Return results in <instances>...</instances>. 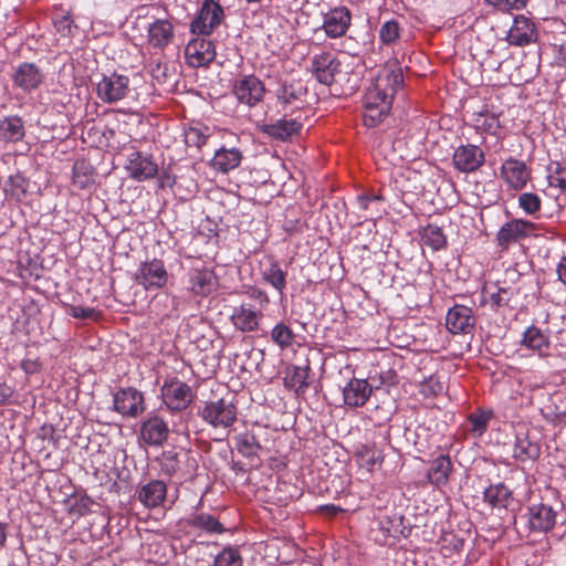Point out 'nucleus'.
Segmentation results:
<instances>
[{"label": "nucleus", "instance_id": "nucleus-45", "mask_svg": "<svg viewBox=\"0 0 566 566\" xmlns=\"http://www.w3.org/2000/svg\"><path fill=\"white\" fill-rule=\"evenodd\" d=\"M388 523L389 518L386 516L385 521L375 520L368 533L369 538L379 545H386L389 539V528L386 526Z\"/></svg>", "mask_w": 566, "mask_h": 566}, {"label": "nucleus", "instance_id": "nucleus-8", "mask_svg": "<svg viewBox=\"0 0 566 566\" xmlns=\"http://www.w3.org/2000/svg\"><path fill=\"white\" fill-rule=\"evenodd\" d=\"M536 231V226L524 219H512L505 222L496 233L497 245L507 250L511 245L531 237Z\"/></svg>", "mask_w": 566, "mask_h": 566}, {"label": "nucleus", "instance_id": "nucleus-62", "mask_svg": "<svg viewBox=\"0 0 566 566\" xmlns=\"http://www.w3.org/2000/svg\"><path fill=\"white\" fill-rule=\"evenodd\" d=\"M7 525L4 523L0 522V547H2L7 539V532H6Z\"/></svg>", "mask_w": 566, "mask_h": 566}, {"label": "nucleus", "instance_id": "nucleus-40", "mask_svg": "<svg viewBox=\"0 0 566 566\" xmlns=\"http://www.w3.org/2000/svg\"><path fill=\"white\" fill-rule=\"evenodd\" d=\"M94 182L93 168L85 160H77L73 166V184L84 189Z\"/></svg>", "mask_w": 566, "mask_h": 566}, {"label": "nucleus", "instance_id": "nucleus-36", "mask_svg": "<svg viewBox=\"0 0 566 566\" xmlns=\"http://www.w3.org/2000/svg\"><path fill=\"white\" fill-rule=\"evenodd\" d=\"M286 273L281 269L276 261H271L266 268L262 271L263 280L272 285L281 294L286 286L285 280Z\"/></svg>", "mask_w": 566, "mask_h": 566}, {"label": "nucleus", "instance_id": "nucleus-37", "mask_svg": "<svg viewBox=\"0 0 566 566\" xmlns=\"http://www.w3.org/2000/svg\"><path fill=\"white\" fill-rule=\"evenodd\" d=\"M421 240L424 245L433 251L443 249L447 244V238L440 227L428 224L421 231Z\"/></svg>", "mask_w": 566, "mask_h": 566}, {"label": "nucleus", "instance_id": "nucleus-3", "mask_svg": "<svg viewBox=\"0 0 566 566\" xmlns=\"http://www.w3.org/2000/svg\"><path fill=\"white\" fill-rule=\"evenodd\" d=\"M387 94L380 83L368 88L365 95L364 124L367 127H376L389 113V103L386 102Z\"/></svg>", "mask_w": 566, "mask_h": 566}, {"label": "nucleus", "instance_id": "nucleus-42", "mask_svg": "<svg viewBox=\"0 0 566 566\" xmlns=\"http://www.w3.org/2000/svg\"><path fill=\"white\" fill-rule=\"evenodd\" d=\"M492 416L493 412L491 410L476 409L468 417V421L470 423V431L474 436L481 437L486 431L488 424Z\"/></svg>", "mask_w": 566, "mask_h": 566}, {"label": "nucleus", "instance_id": "nucleus-38", "mask_svg": "<svg viewBox=\"0 0 566 566\" xmlns=\"http://www.w3.org/2000/svg\"><path fill=\"white\" fill-rule=\"evenodd\" d=\"M271 340L280 348L286 349L294 343L295 334L284 322H280L270 332Z\"/></svg>", "mask_w": 566, "mask_h": 566}, {"label": "nucleus", "instance_id": "nucleus-21", "mask_svg": "<svg viewBox=\"0 0 566 566\" xmlns=\"http://www.w3.org/2000/svg\"><path fill=\"white\" fill-rule=\"evenodd\" d=\"M527 515L528 525L535 532H547L556 524V511L544 503L531 505Z\"/></svg>", "mask_w": 566, "mask_h": 566}, {"label": "nucleus", "instance_id": "nucleus-50", "mask_svg": "<svg viewBox=\"0 0 566 566\" xmlns=\"http://www.w3.org/2000/svg\"><path fill=\"white\" fill-rule=\"evenodd\" d=\"M69 314L74 318L94 319L99 317V313L93 307L71 306Z\"/></svg>", "mask_w": 566, "mask_h": 566}, {"label": "nucleus", "instance_id": "nucleus-18", "mask_svg": "<svg viewBox=\"0 0 566 566\" xmlns=\"http://www.w3.org/2000/svg\"><path fill=\"white\" fill-rule=\"evenodd\" d=\"M169 436L167 422L157 415L149 416L140 426V437L148 446H163Z\"/></svg>", "mask_w": 566, "mask_h": 566}, {"label": "nucleus", "instance_id": "nucleus-10", "mask_svg": "<svg viewBox=\"0 0 566 566\" xmlns=\"http://www.w3.org/2000/svg\"><path fill=\"white\" fill-rule=\"evenodd\" d=\"M500 175L509 189L522 190L531 179V168L523 160L509 157L502 163Z\"/></svg>", "mask_w": 566, "mask_h": 566}, {"label": "nucleus", "instance_id": "nucleus-28", "mask_svg": "<svg viewBox=\"0 0 566 566\" xmlns=\"http://www.w3.org/2000/svg\"><path fill=\"white\" fill-rule=\"evenodd\" d=\"M521 344L539 356L547 355L551 348L548 334L534 325L525 329Z\"/></svg>", "mask_w": 566, "mask_h": 566}, {"label": "nucleus", "instance_id": "nucleus-52", "mask_svg": "<svg viewBox=\"0 0 566 566\" xmlns=\"http://www.w3.org/2000/svg\"><path fill=\"white\" fill-rule=\"evenodd\" d=\"M511 300V293L509 290L499 289L496 292L491 293L490 302L493 307H501L507 305Z\"/></svg>", "mask_w": 566, "mask_h": 566}, {"label": "nucleus", "instance_id": "nucleus-44", "mask_svg": "<svg viewBox=\"0 0 566 566\" xmlns=\"http://www.w3.org/2000/svg\"><path fill=\"white\" fill-rule=\"evenodd\" d=\"M91 497L87 495H73L69 499V513L73 516L81 517L91 512Z\"/></svg>", "mask_w": 566, "mask_h": 566}, {"label": "nucleus", "instance_id": "nucleus-27", "mask_svg": "<svg viewBox=\"0 0 566 566\" xmlns=\"http://www.w3.org/2000/svg\"><path fill=\"white\" fill-rule=\"evenodd\" d=\"M302 122L300 117L295 118H281L274 123L264 126V133L274 139L287 140L294 135L300 134L302 129Z\"/></svg>", "mask_w": 566, "mask_h": 566}, {"label": "nucleus", "instance_id": "nucleus-11", "mask_svg": "<svg viewBox=\"0 0 566 566\" xmlns=\"http://www.w3.org/2000/svg\"><path fill=\"white\" fill-rule=\"evenodd\" d=\"M264 84L254 75H244L235 80L233 94L238 101L248 106H254L263 99Z\"/></svg>", "mask_w": 566, "mask_h": 566}, {"label": "nucleus", "instance_id": "nucleus-4", "mask_svg": "<svg viewBox=\"0 0 566 566\" xmlns=\"http://www.w3.org/2000/svg\"><path fill=\"white\" fill-rule=\"evenodd\" d=\"M135 282L146 291L161 289L168 281V272L159 259L142 262L135 273Z\"/></svg>", "mask_w": 566, "mask_h": 566}, {"label": "nucleus", "instance_id": "nucleus-55", "mask_svg": "<svg viewBox=\"0 0 566 566\" xmlns=\"http://www.w3.org/2000/svg\"><path fill=\"white\" fill-rule=\"evenodd\" d=\"M528 0H504L502 10H521L523 9Z\"/></svg>", "mask_w": 566, "mask_h": 566}, {"label": "nucleus", "instance_id": "nucleus-12", "mask_svg": "<svg viewBox=\"0 0 566 566\" xmlns=\"http://www.w3.org/2000/svg\"><path fill=\"white\" fill-rule=\"evenodd\" d=\"M113 402L114 409L125 417L136 418L145 410L143 394L133 387L119 389Z\"/></svg>", "mask_w": 566, "mask_h": 566}, {"label": "nucleus", "instance_id": "nucleus-64", "mask_svg": "<svg viewBox=\"0 0 566 566\" xmlns=\"http://www.w3.org/2000/svg\"><path fill=\"white\" fill-rule=\"evenodd\" d=\"M390 25H391V41H392L395 38L399 36L398 25L394 20H391Z\"/></svg>", "mask_w": 566, "mask_h": 566}, {"label": "nucleus", "instance_id": "nucleus-29", "mask_svg": "<svg viewBox=\"0 0 566 566\" xmlns=\"http://www.w3.org/2000/svg\"><path fill=\"white\" fill-rule=\"evenodd\" d=\"M307 91L303 83L298 81H292L290 83H283L277 92V101L284 105H293L295 104L296 108H301L303 104V97L306 95Z\"/></svg>", "mask_w": 566, "mask_h": 566}, {"label": "nucleus", "instance_id": "nucleus-43", "mask_svg": "<svg viewBox=\"0 0 566 566\" xmlns=\"http://www.w3.org/2000/svg\"><path fill=\"white\" fill-rule=\"evenodd\" d=\"M474 127L479 132L496 135L501 128V124L497 115L484 112L475 115Z\"/></svg>", "mask_w": 566, "mask_h": 566}, {"label": "nucleus", "instance_id": "nucleus-35", "mask_svg": "<svg viewBox=\"0 0 566 566\" xmlns=\"http://www.w3.org/2000/svg\"><path fill=\"white\" fill-rule=\"evenodd\" d=\"M310 366H294L284 378V385L293 389L297 395L303 394L310 386L307 381Z\"/></svg>", "mask_w": 566, "mask_h": 566}, {"label": "nucleus", "instance_id": "nucleus-51", "mask_svg": "<svg viewBox=\"0 0 566 566\" xmlns=\"http://www.w3.org/2000/svg\"><path fill=\"white\" fill-rule=\"evenodd\" d=\"M405 86V78L402 75V70L399 66L397 70L391 69V102L394 101V97L396 94H398L399 91H402Z\"/></svg>", "mask_w": 566, "mask_h": 566}, {"label": "nucleus", "instance_id": "nucleus-22", "mask_svg": "<svg viewBox=\"0 0 566 566\" xmlns=\"http://www.w3.org/2000/svg\"><path fill=\"white\" fill-rule=\"evenodd\" d=\"M127 170L132 178L143 181L154 178L158 172V166L150 156L143 155L142 153H133L127 165Z\"/></svg>", "mask_w": 566, "mask_h": 566}, {"label": "nucleus", "instance_id": "nucleus-48", "mask_svg": "<svg viewBox=\"0 0 566 566\" xmlns=\"http://www.w3.org/2000/svg\"><path fill=\"white\" fill-rule=\"evenodd\" d=\"M208 135L198 127H190L185 132V143L190 147L200 148L206 144Z\"/></svg>", "mask_w": 566, "mask_h": 566}, {"label": "nucleus", "instance_id": "nucleus-58", "mask_svg": "<svg viewBox=\"0 0 566 566\" xmlns=\"http://www.w3.org/2000/svg\"><path fill=\"white\" fill-rule=\"evenodd\" d=\"M378 199H385V197L382 195L378 196V197H375V196H358L357 197V203L359 206L360 209H367L368 207V203L373 200H378Z\"/></svg>", "mask_w": 566, "mask_h": 566}, {"label": "nucleus", "instance_id": "nucleus-34", "mask_svg": "<svg viewBox=\"0 0 566 566\" xmlns=\"http://www.w3.org/2000/svg\"><path fill=\"white\" fill-rule=\"evenodd\" d=\"M187 524L196 530L205 531L208 534H222L224 526L213 515L208 513H198L187 518Z\"/></svg>", "mask_w": 566, "mask_h": 566}, {"label": "nucleus", "instance_id": "nucleus-25", "mask_svg": "<svg viewBox=\"0 0 566 566\" xmlns=\"http://www.w3.org/2000/svg\"><path fill=\"white\" fill-rule=\"evenodd\" d=\"M536 38L534 23L524 15L515 17L507 33V41L513 45H526Z\"/></svg>", "mask_w": 566, "mask_h": 566}, {"label": "nucleus", "instance_id": "nucleus-14", "mask_svg": "<svg viewBox=\"0 0 566 566\" xmlns=\"http://www.w3.org/2000/svg\"><path fill=\"white\" fill-rule=\"evenodd\" d=\"M485 160L483 150L475 145L459 146L452 157L453 166L460 172H473L478 170Z\"/></svg>", "mask_w": 566, "mask_h": 566}, {"label": "nucleus", "instance_id": "nucleus-33", "mask_svg": "<svg viewBox=\"0 0 566 566\" xmlns=\"http://www.w3.org/2000/svg\"><path fill=\"white\" fill-rule=\"evenodd\" d=\"M512 493L503 483L492 484L483 492L484 502L492 509H505L511 500Z\"/></svg>", "mask_w": 566, "mask_h": 566}, {"label": "nucleus", "instance_id": "nucleus-30", "mask_svg": "<svg viewBox=\"0 0 566 566\" xmlns=\"http://www.w3.org/2000/svg\"><path fill=\"white\" fill-rule=\"evenodd\" d=\"M242 160V154L237 148H221L214 153L213 158L210 161V166L222 174H227L230 170L237 168Z\"/></svg>", "mask_w": 566, "mask_h": 566}, {"label": "nucleus", "instance_id": "nucleus-59", "mask_svg": "<svg viewBox=\"0 0 566 566\" xmlns=\"http://www.w3.org/2000/svg\"><path fill=\"white\" fill-rule=\"evenodd\" d=\"M318 510L327 515L335 516L344 510L340 506L334 504H326L318 507Z\"/></svg>", "mask_w": 566, "mask_h": 566}, {"label": "nucleus", "instance_id": "nucleus-53", "mask_svg": "<svg viewBox=\"0 0 566 566\" xmlns=\"http://www.w3.org/2000/svg\"><path fill=\"white\" fill-rule=\"evenodd\" d=\"M415 343V338L411 335H395V339H391V347L399 349H407Z\"/></svg>", "mask_w": 566, "mask_h": 566}, {"label": "nucleus", "instance_id": "nucleus-63", "mask_svg": "<svg viewBox=\"0 0 566 566\" xmlns=\"http://www.w3.org/2000/svg\"><path fill=\"white\" fill-rule=\"evenodd\" d=\"M559 60L566 67V43L562 44L559 48Z\"/></svg>", "mask_w": 566, "mask_h": 566}, {"label": "nucleus", "instance_id": "nucleus-31", "mask_svg": "<svg viewBox=\"0 0 566 566\" xmlns=\"http://www.w3.org/2000/svg\"><path fill=\"white\" fill-rule=\"evenodd\" d=\"M541 453L539 444L533 440H531L528 433H517L513 457L521 462H525L527 460H535L538 458Z\"/></svg>", "mask_w": 566, "mask_h": 566}, {"label": "nucleus", "instance_id": "nucleus-20", "mask_svg": "<svg viewBox=\"0 0 566 566\" xmlns=\"http://www.w3.org/2000/svg\"><path fill=\"white\" fill-rule=\"evenodd\" d=\"M344 403L350 408L361 407L371 395V387L366 379L353 377L342 389Z\"/></svg>", "mask_w": 566, "mask_h": 566}, {"label": "nucleus", "instance_id": "nucleus-56", "mask_svg": "<svg viewBox=\"0 0 566 566\" xmlns=\"http://www.w3.org/2000/svg\"><path fill=\"white\" fill-rule=\"evenodd\" d=\"M12 395V387L6 382H0V405L4 403Z\"/></svg>", "mask_w": 566, "mask_h": 566}, {"label": "nucleus", "instance_id": "nucleus-16", "mask_svg": "<svg viewBox=\"0 0 566 566\" xmlns=\"http://www.w3.org/2000/svg\"><path fill=\"white\" fill-rule=\"evenodd\" d=\"M185 55L192 67L206 66L216 57L214 44L205 38L192 39L186 45Z\"/></svg>", "mask_w": 566, "mask_h": 566}, {"label": "nucleus", "instance_id": "nucleus-24", "mask_svg": "<svg viewBox=\"0 0 566 566\" xmlns=\"http://www.w3.org/2000/svg\"><path fill=\"white\" fill-rule=\"evenodd\" d=\"M217 277L209 269H193L189 273V290L198 296H207L214 291Z\"/></svg>", "mask_w": 566, "mask_h": 566}, {"label": "nucleus", "instance_id": "nucleus-2", "mask_svg": "<svg viewBox=\"0 0 566 566\" xmlns=\"http://www.w3.org/2000/svg\"><path fill=\"white\" fill-rule=\"evenodd\" d=\"M198 413L211 427L227 429L235 422L238 409L232 401L220 398L207 402Z\"/></svg>", "mask_w": 566, "mask_h": 566}, {"label": "nucleus", "instance_id": "nucleus-17", "mask_svg": "<svg viewBox=\"0 0 566 566\" xmlns=\"http://www.w3.org/2000/svg\"><path fill=\"white\" fill-rule=\"evenodd\" d=\"M175 40V27L170 19H156L147 27V44L164 50Z\"/></svg>", "mask_w": 566, "mask_h": 566}, {"label": "nucleus", "instance_id": "nucleus-26", "mask_svg": "<svg viewBox=\"0 0 566 566\" xmlns=\"http://www.w3.org/2000/svg\"><path fill=\"white\" fill-rule=\"evenodd\" d=\"M167 486L160 480H151L137 491V497L145 507H158L166 499Z\"/></svg>", "mask_w": 566, "mask_h": 566}, {"label": "nucleus", "instance_id": "nucleus-23", "mask_svg": "<svg viewBox=\"0 0 566 566\" xmlns=\"http://www.w3.org/2000/svg\"><path fill=\"white\" fill-rule=\"evenodd\" d=\"M453 471V464L449 455H439L430 463L426 478L429 484L437 489L446 486Z\"/></svg>", "mask_w": 566, "mask_h": 566}, {"label": "nucleus", "instance_id": "nucleus-7", "mask_svg": "<svg viewBox=\"0 0 566 566\" xmlns=\"http://www.w3.org/2000/svg\"><path fill=\"white\" fill-rule=\"evenodd\" d=\"M164 403L171 411H182L192 402L191 388L184 381L174 378L166 380L161 388Z\"/></svg>", "mask_w": 566, "mask_h": 566}, {"label": "nucleus", "instance_id": "nucleus-1", "mask_svg": "<svg viewBox=\"0 0 566 566\" xmlns=\"http://www.w3.org/2000/svg\"><path fill=\"white\" fill-rule=\"evenodd\" d=\"M251 296L260 301V307L250 303H241L233 308L230 319L233 326L243 333L255 332L263 318L262 307L269 304V296L261 290H253Z\"/></svg>", "mask_w": 566, "mask_h": 566}, {"label": "nucleus", "instance_id": "nucleus-41", "mask_svg": "<svg viewBox=\"0 0 566 566\" xmlns=\"http://www.w3.org/2000/svg\"><path fill=\"white\" fill-rule=\"evenodd\" d=\"M213 566H243L239 547L228 545L214 557Z\"/></svg>", "mask_w": 566, "mask_h": 566}, {"label": "nucleus", "instance_id": "nucleus-39", "mask_svg": "<svg viewBox=\"0 0 566 566\" xmlns=\"http://www.w3.org/2000/svg\"><path fill=\"white\" fill-rule=\"evenodd\" d=\"M235 447L244 458L258 457L261 444L256 437L251 432H244L235 437Z\"/></svg>", "mask_w": 566, "mask_h": 566}, {"label": "nucleus", "instance_id": "nucleus-47", "mask_svg": "<svg viewBox=\"0 0 566 566\" xmlns=\"http://www.w3.org/2000/svg\"><path fill=\"white\" fill-rule=\"evenodd\" d=\"M549 187L566 190V164L554 163L547 176Z\"/></svg>", "mask_w": 566, "mask_h": 566}, {"label": "nucleus", "instance_id": "nucleus-54", "mask_svg": "<svg viewBox=\"0 0 566 566\" xmlns=\"http://www.w3.org/2000/svg\"><path fill=\"white\" fill-rule=\"evenodd\" d=\"M21 368L25 374H35L40 371V364L34 359H24L21 361Z\"/></svg>", "mask_w": 566, "mask_h": 566}, {"label": "nucleus", "instance_id": "nucleus-5", "mask_svg": "<svg viewBox=\"0 0 566 566\" xmlns=\"http://www.w3.org/2000/svg\"><path fill=\"white\" fill-rule=\"evenodd\" d=\"M129 78L126 75L113 73L104 75L96 85L98 98L108 104L117 103L130 93Z\"/></svg>", "mask_w": 566, "mask_h": 566}, {"label": "nucleus", "instance_id": "nucleus-60", "mask_svg": "<svg viewBox=\"0 0 566 566\" xmlns=\"http://www.w3.org/2000/svg\"><path fill=\"white\" fill-rule=\"evenodd\" d=\"M379 35L382 43L389 44V21H386L381 24Z\"/></svg>", "mask_w": 566, "mask_h": 566}, {"label": "nucleus", "instance_id": "nucleus-13", "mask_svg": "<svg viewBox=\"0 0 566 566\" xmlns=\"http://www.w3.org/2000/svg\"><path fill=\"white\" fill-rule=\"evenodd\" d=\"M43 80L44 74L42 70L32 62L20 63L12 73L13 85L24 93L39 88Z\"/></svg>", "mask_w": 566, "mask_h": 566}, {"label": "nucleus", "instance_id": "nucleus-57", "mask_svg": "<svg viewBox=\"0 0 566 566\" xmlns=\"http://www.w3.org/2000/svg\"><path fill=\"white\" fill-rule=\"evenodd\" d=\"M558 280L566 285V255H564L557 264Z\"/></svg>", "mask_w": 566, "mask_h": 566}, {"label": "nucleus", "instance_id": "nucleus-6", "mask_svg": "<svg viewBox=\"0 0 566 566\" xmlns=\"http://www.w3.org/2000/svg\"><path fill=\"white\" fill-rule=\"evenodd\" d=\"M223 19V9L214 0H205L198 15L190 24V31L198 35H209L220 25Z\"/></svg>", "mask_w": 566, "mask_h": 566}, {"label": "nucleus", "instance_id": "nucleus-19", "mask_svg": "<svg viewBox=\"0 0 566 566\" xmlns=\"http://www.w3.org/2000/svg\"><path fill=\"white\" fill-rule=\"evenodd\" d=\"M350 21L349 10L345 7H337L324 14L322 28L327 36L333 39L340 38L347 32Z\"/></svg>", "mask_w": 566, "mask_h": 566}, {"label": "nucleus", "instance_id": "nucleus-46", "mask_svg": "<svg viewBox=\"0 0 566 566\" xmlns=\"http://www.w3.org/2000/svg\"><path fill=\"white\" fill-rule=\"evenodd\" d=\"M518 207L528 216H535L542 207L539 196L534 192H523L517 199Z\"/></svg>", "mask_w": 566, "mask_h": 566}, {"label": "nucleus", "instance_id": "nucleus-15", "mask_svg": "<svg viewBox=\"0 0 566 566\" xmlns=\"http://www.w3.org/2000/svg\"><path fill=\"white\" fill-rule=\"evenodd\" d=\"M339 67L340 62L329 52H322L312 59L311 71L315 78L324 85L334 83L336 74L339 73Z\"/></svg>", "mask_w": 566, "mask_h": 566}, {"label": "nucleus", "instance_id": "nucleus-9", "mask_svg": "<svg viewBox=\"0 0 566 566\" xmlns=\"http://www.w3.org/2000/svg\"><path fill=\"white\" fill-rule=\"evenodd\" d=\"M475 323L473 310L462 304H454L446 315V328L453 335L472 334Z\"/></svg>", "mask_w": 566, "mask_h": 566}, {"label": "nucleus", "instance_id": "nucleus-49", "mask_svg": "<svg viewBox=\"0 0 566 566\" xmlns=\"http://www.w3.org/2000/svg\"><path fill=\"white\" fill-rule=\"evenodd\" d=\"M444 389L443 384L437 378V377H429L422 385H421V392L424 396H438L442 394Z\"/></svg>", "mask_w": 566, "mask_h": 566}, {"label": "nucleus", "instance_id": "nucleus-61", "mask_svg": "<svg viewBox=\"0 0 566 566\" xmlns=\"http://www.w3.org/2000/svg\"><path fill=\"white\" fill-rule=\"evenodd\" d=\"M363 459L365 460L366 464L370 465V469H373L378 461L376 458V451H367Z\"/></svg>", "mask_w": 566, "mask_h": 566}, {"label": "nucleus", "instance_id": "nucleus-32", "mask_svg": "<svg viewBox=\"0 0 566 566\" xmlns=\"http://www.w3.org/2000/svg\"><path fill=\"white\" fill-rule=\"evenodd\" d=\"M24 135V123L20 116L11 115L0 120V139L17 143L20 142Z\"/></svg>", "mask_w": 566, "mask_h": 566}]
</instances>
